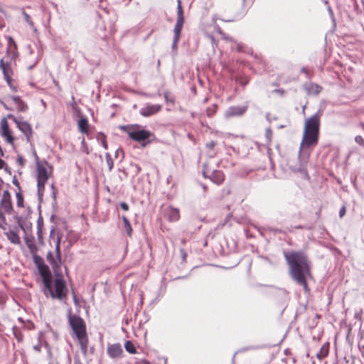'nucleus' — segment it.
<instances>
[{
    "label": "nucleus",
    "instance_id": "1",
    "mask_svg": "<svg viewBox=\"0 0 364 364\" xmlns=\"http://www.w3.org/2000/svg\"><path fill=\"white\" fill-rule=\"evenodd\" d=\"M284 257L289 267L290 277L309 291L307 279L311 277V263L307 255L301 251H284Z\"/></svg>",
    "mask_w": 364,
    "mask_h": 364
},
{
    "label": "nucleus",
    "instance_id": "2",
    "mask_svg": "<svg viewBox=\"0 0 364 364\" xmlns=\"http://www.w3.org/2000/svg\"><path fill=\"white\" fill-rule=\"evenodd\" d=\"M321 114V112L318 111L306 119L300 150L304 147L314 146L318 144Z\"/></svg>",
    "mask_w": 364,
    "mask_h": 364
},
{
    "label": "nucleus",
    "instance_id": "3",
    "mask_svg": "<svg viewBox=\"0 0 364 364\" xmlns=\"http://www.w3.org/2000/svg\"><path fill=\"white\" fill-rule=\"evenodd\" d=\"M42 281L43 284V291L46 296H50L52 299H58L60 301L66 299L68 288L61 274L57 275L54 280V290L52 287V274Z\"/></svg>",
    "mask_w": 364,
    "mask_h": 364
},
{
    "label": "nucleus",
    "instance_id": "4",
    "mask_svg": "<svg viewBox=\"0 0 364 364\" xmlns=\"http://www.w3.org/2000/svg\"><path fill=\"white\" fill-rule=\"evenodd\" d=\"M68 323L78 341L81 351L85 355L87 352L89 343L85 322L78 315H73L70 312L68 315Z\"/></svg>",
    "mask_w": 364,
    "mask_h": 364
},
{
    "label": "nucleus",
    "instance_id": "5",
    "mask_svg": "<svg viewBox=\"0 0 364 364\" xmlns=\"http://www.w3.org/2000/svg\"><path fill=\"white\" fill-rule=\"evenodd\" d=\"M177 3V21L173 28L174 35L171 46L173 50H176L177 48V44L180 39L181 30L184 23L183 11L181 5V1L178 0Z\"/></svg>",
    "mask_w": 364,
    "mask_h": 364
},
{
    "label": "nucleus",
    "instance_id": "6",
    "mask_svg": "<svg viewBox=\"0 0 364 364\" xmlns=\"http://www.w3.org/2000/svg\"><path fill=\"white\" fill-rule=\"evenodd\" d=\"M60 237L58 236L55 242V256L53 255L51 251L47 253L46 259L49 262L53 270H56L60 267L61 264V255H60Z\"/></svg>",
    "mask_w": 364,
    "mask_h": 364
},
{
    "label": "nucleus",
    "instance_id": "7",
    "mask_svg": "<svg viewBox=\"0 0 364 364\" xmlns=\"http://www.w3.org/2000/svg\"><path fill=\"white\" fill-rule=\"evenodd\" d=\"M128 136L133 141L143 142L141 146L144 147L149 143V141H144L149 139L152 134L150 131L146 129H135L134 131H129Z\"/></svg>",
    "mask_w": 364,
    "mask_h": 364
},
{
    "label": "nucleus",
    "instance_id": "8",
    "mask_svg": "<svg viewBox=\"0 0 364 364\" xmlns=\"http://www.w3.org/2000/svg\"><path fill=\"white\" fill-rule=\"evenodd\" d=\"M6 117L2 118L0 121V135L5 139L9 144H14V137L12 135V131L9 127Z\"/></svg>",
    "mask_w": 364,
    "mask_h": 364
},
{
    "label": "nucleus",
    "instance_id": "9",
    "mask_svg": "<svg viewBox=\"0 0 364 364\" xmlns=\"http://www.w3.org/2000/svg\"><path fill=\"white\" fill-rule=\"evenodd\" d=\"M9 119H11L16 124L18 129L21 131L26 137L27 141H30L32 136V128L31 124L27 122H21L17 119L13 114H7Z\"/></svg>",
    "mask_w": 364,
    "mask_h": 364
},
{
    "label": "nucleus",
    "instance_id": "10",
    "mask_svg": "<svg viewBox=\"0 0 364 364\" xmlns=\"http://www.w3.org/2000/svg\"><path fill=\"white\" fill-rule=\"evenodd\" d=\"M33 255V262L38 267V272L43 280L48 276H50L51 272L50 271L49 267L44 264L43 260L41 257L37 255V252L34 254H31Z\"/></svg>",
    "mask_w": 364,
    "mask_h": 364
},
{
    "label": "nucleus",
    "instance_id": "11",
    "mask_svg": "<svg viewBox=\"0 0 364 364\" xmlns=\"http://www.w3.org/2000/svg\"><path fill=\"white\" fill-rule=\"evenodd\" d=\"M1 208L4 210V211L9 214L11 215L14 213V208L11 201V196L8 190H5L3 192L1 196V203H0Z\"/></svg>",
    "mask_w": 364,
    "mask_h": 364
},
{
    "label": "nucleus",
    "instance_id": "12",
    "mask_svg": "<svg viewBox=\"0 0 364 364\" xmlns=\"http://www.w3.org/2000/svg\"><path fill=\"white\" fill-rule=\"evenodd\" d=\"M107 353L112 359H119L123 357L124 350L122 345L119 343L110 344L107 346Z\"/></svg>",
    "mask_w": 364,
    "mask_h": 364
},
{
    "label": "nucleus",
    "instance_id": "13",
    "mask_svg": "<svg viewBox=\"0 0 364 364\" xmlns=\"http://www.w3.org/2000/svg\"><path fill=\"white\" fill-rule=\"evenodd\" d=\"M162 106L161 105L146 104L140 109L139 113L143 117H148L159 112Z\"/></svg>",
    "mask_w": 364,
    "mask_h": 364
},
{
    "label": "nucleus",
    "instance_id": "14",
    "mask_svg": "<svg viewBox=\"0 0 364 364\" xmlns=\"http://www.w3.org/2000/svg\"><path fill=\"white\" fill-rule=\"evenodd\" d=\"M36 159V170H37V181H47L48 179V174L46 168L42 162L40 161L39 158L36 153L34 154Z\"/></svg>",
    "mask_w": 364,
    "mask_h": 364
},
{
    "label": "nucleus",
    "instance_id": "15",
    "mask_svg": "<svg viewBox=\"0 0 364 364\" xmlns=\"http://www.w3.org/2000/svg\"><path fill=\"white\" fill-rule=\"evenodd\" d=\"M247 109V106H232L229 107L225 113V116L226 117H231L234 116H241L242 115Z\"/></svg>",
    "mask_w": 364,
    "mask_h": 364
},
{
    "label": "nucleus",
    "instance_id": "16",
    "mask_svg": "<svg viewBox=\"0 0 364 364\" xmlns=\"http://www.w3.org/2000/svg\"><path fill=\"white\" fill-rule=\"evenodd\" d=\"M164 213L170 222H176L180 219V213L178 208L169 206L164 210Z\"/></svg>",
    "mask_w": 364,
    "mask_h": 364
},
{
    "label": "nucleus",
    "instance_id": "17",
    "mask_svg": "<svg viewBox=\"0 0 364 364\" xmlns=\"http://www.w3.org/2000/svg\"><path fill=\"white\" fill-rule=\"evenodd\" d=\"M18 227L24 232L25 234L31 232L32 223L21 216L15 217Z\"/></svg>",
    "mask_w": 364,
    "mask_h": 364
},
{
    "label": "nucleus",
    "instance_id": "18",
    "mask_svg": "<svg viewBox=\"0 0 364 364\" xmlns=\"http://www.w3.org/2000/svg\"><path fill=\"white\" fill-rule=\"evenodd\" d=\"M24 240L31 254H34L35 252H38V247L36 245L35 237L31 232L25 234Z\"/></svg>",
    "mask_w": 364,
    "mask_h": 364
},
{
    "label": "nucleus",
    "instance_id": "19",
    "mask_svg": "<svg viewBox=\"0 0 364 364\" xmlns=\"http://www.w3.org/2000/svg\"><path fill=\"white\" fill-rule=\"evenodd\" d=\"M0 68L3 73L4 77L13 76L14 72L10 61L5 60V58L0 60Z\"/></svg>",
    "mask_w": 364,
    "mask_h": 364
},
{
    "label": "nucleus",
    "instance_id": "20",
    "mask_svg": "<svg viewBox=\"0 0 364 364\" xmlns=\"http://www.w3.org/2000/svg\"><path fill=\"white\" fill-rule=\"evenodd\" d=\"M12 102L16 105V109L18 112H24L28 109L27 104L19 96H9Z\"/></svg>",
    "mask_w": 364,
    "mask_h": 364
},
{
    "label": "nucleus",
    "instance_id": "21",
    "mask_svg": "<svg viewBox=\"0 0 364 364\" xmlns=\"http://www.w3.org/2000/svg\"><path fill=\"white\" fill-rule=\"evenodd\" d=\"M210 179L214 183H215L217 185H220L224 181L225 176L222 171L213 170L211 172Z\"/></svg>",
    "mask_w": 364,
    "mask_h": 364
},
{
    "label": "nucleus",
    "instance_id": "22",
    "mask_svg": "<svg viewBox=\"0 0 364 364\" xmlns=\"http://www.w3.org/2000/svg\"><path fill=\"white\" fill-rule=\"evenodd\" d=\"M6 238L10 241L11 243L14 245H21V238L17 232L14 230H9L5 232Z\"/></svg>",
    "mask_w": 364,
    "mask_h": 364
},
{
    "label": "nucleus",
    "instance_id": "23",
    "mask_svg": "<svg viewBox=\"0 0 364 364\" xmlns=\"http://www.w3.org/2000/svg\"><path fill=\"white\" fill-rule=\"evenodd\" d=\"M329 350V343H325L321 348H320L319 351L316 353V358L321 360L324 358H326L328 354Z\"/></svg>",
    "mask_w": 364,
    "mask_h": 364
},
{
    "label": "nucleus",
    "instance_id": "24",
    "mask_svg": "<svg viewBox=\"0 0 364 364\" xmlns=\"http://www.w3.org/2000/svg\"><path fill=\"white\" fill-rule=\"evenodd\" d=\"M47 181H37V192H38V201L41 204L43 201V193L45 191V185Z\"/></svg>",
    "mask_w": 364,
    "mask_h": 364
},
{
    "label": "nucleus",
    "instance_id": "25",
    "mask_svg": "<svg viewBox=\"0 0 364 364\" xmlns=\"http://www.w3.org/2000/svg\"><path fill=\"white\" fill-rule=\"evenodd\" d=\"M78 129L80 132L87 134L88 132V121L86 118L82 117L78 120Z\"/></svg>",
    "mask_w": 364,
    "mask_h": 364
},
{
    "label": "nucleus",
    "instance_id": "26",
    "mask_svg": "<svg viewBox=\"0 0 364 364\" xmlns=\"http://www.w3.org/2000/svg\"><path fill=\"white\" fill-rule=\"evenodd\" d=\"M122 218L124 230L126 231L127 235L131 236L132 233V228L128 218L124 215H123Z\"/></svg>",
    "mask_w": 364,
    "mask_h": 364
},
{
    "label": "nucleus",
    "instance_id": "27",
    "mask_svg": "<svg viewBox=\"0 0 364 364\" xmlns=\"http://www.w3.org/2000/svg\"><path fill=\"white\" fill-rule=\"evenodd\" d=\"M124 348L125 350L131 353V354H135L136 353V349L135 348V346L134 345V343L128 340V341H126L125 343H124Z\"/></svg>",
    "mask_w": 364,
    "mask_h": 364
},
{
    "label": "nucleus",
    "instance_id": "28",
    "mask_svg": "<svg viewBox=\"0 0 364 364\" xmlns=\"http://www.w3.org/2000/svg\"><path fill=\"white\" fill-rule=\"evenodd\" d=\"M321 90L322 87L320 85L314 83H311L307 88L309 92L314 93L316 95L318 94L321 91Z\"/></svg>",
    "mask_w": 364,
    "mask_h": 364
},
{
    "label": "nucleus",
    "instance_id": "29",
    "mask_svg": "<svg viewBox=\"0 0 364 364\" xmlns=\"http://www.w3.org/2000/svg\"><path fill=\"white\" fill-rule=\"evenodd\" d=\"M21 14L23 16L25 21L29 25L31 28H33L35 31L36 30L34 26V23L32 21L31 16L24 11L23 9H21Z\"/></svg>",
    "mask_w": 364,
    "mask_h": 364
},
{
    "label": "nucleus",
    "instance_id": "30",
    "mask_svg": "<svg viewBox=\"0 0 364 364\" xmlns=\"http://www.w3.org/2000/svg\"><path fill=\"white\" fill-rule=\"evenodd\" d=\"M97 140L101 143L102 147L105 149H108V144L107 143L106 136L103 133L100 132V133L97 134Z\"/></svg>",
    "mask_w": 364,
    "mask_h": 364
},
{
    "label": "nucleus",
    "instance_id": "31",
    "mask_svg": "<svg viewBox=\"0 0 364 364\" xmlns=\"http://www.w3.org/2000/svg\"><path fill=\"white\" fill-rule=\"evenodd\" d=\"M140 125L137 124H129V125H123L120 126V129L127 132L128 134L129 131H134L135 129H139Z\"/></svg>",
    "mask_w": 364,
    "mask_h": 364
},
{
    "label": "nucleus",
    "instance_id": "32",
    "mask_svg": "<svg viewBox=\"0 0 364 364\" xmlns=\"http://www.w3.org/2000/svg\"><path fill=\"white\" fill-rule=\"evenodd\" d=\"M16 205L19 208H23L24 206L23 205V196L21 193V191L16 192Z\"/></svg>",
    "mask_w": 364,
    "mask_h": 364
},
{
    "label": "nucleus",
    "instance_id": "33",
    "mask_svg": "<svg viewBox=\"0 0 364 364\" xmlns=\"http://www.w3.org/2000/svg\"><path fill=\"white\" fill-rule=\"evenodd\" d=\"M105 159L106 162L107 164V166L109 167V171H111L113 168L114 166V161L112 159V156L109 153L105 154Z\"/></svg>",
    "mask_w": 364,
    "mask_h": 364
},
{
    "label": "nucleus",
    "instance_id": "34",
    "mask_svg": "<svg viewBox=\"0 0 364 364\" xmlns=\"http://www.w3.org/2000/svg\"><path fill=\"white\" fill-rule=\"evenodd\" d=\"M12 330H13V333H14V335L16 337V338L18 341H21L23 340V336H22L21 333L20 332L18 328L16 326H14Z\"/></svg>",
    "mask_w": 364,
    "mask_h": 364
},
{
    "label": "nucleus",
    "instance_id": "35",
    "mask_svg": "<svg viewBox=\"0 0 364 364\" xmlns=\"http://www.w3.org/2000/svg\"><path fill=\"white\" fill-rule=\"evenodd\" d=\"M7 40H8V46H9V48L7 49V53H9V49H12V47H14V49L16 50L17 48V46H16V43L14 41V38L11 36H9L7 38Z\"/></svg>",
    "mask_w": 364,
    "mask_h": 364
},
{
    "label": "nucleus",
    "instance_id": "36",
    "mask_svg": "<svg viewBox=\"0 0 364 364\" xmlns=\"http://www.w3.org/2000/svg\"><path fill=\"white\" fill-rule=\"evenodd\" d=\"M292 170L296 172H299L306 175L307 174L306 168L304 164H301L300 166L298 168H293Z\"/></svg>",
    "mask_w": 364,
    "mask_h": 364
},
{
    "label": "nucleus",
    "instance_id": "37",
    "mask_svg": "<svg viewBox=\"0 0 364 364\" xmlns=\"http://www.w3.org/2000/svg\"><path fill=\"white\" fill-rule=\"evenodd\" d=\"M164 97L166 103H171L172 105L174 104L173 97L171 96L168 92H165L164 93Z\"/></svg>",
    "mask_w": 364,
    "mask_h": 364
},
{
    "label": "nucleus",
    "instance_id": "38",
    "mask_svg": "<svg viewBox=\"0 0 364 364\" xmlns=\"http://www.w3.org/2000/svg\"><path fill=\"white\" fill-rule=\"evenodd\" d=\"M215 31L221 35L222 38L225 39V40H228V41H230L231 38L230 37H228L225 36V34L223 32V31L221 30V28H220V26L218 25H215Z\"/></svg>",
    "mask_w": 364,
    "mask_h": 364
},
{
    "label": "nucleus",
    "instance_id": "39",
    "mask_svg": "<svg viewBox=\"0 0 364 364\" xmlns=\"http://www.w3.org/2000/svg\"><path fill=\"white\" fill-rule=\"evenodd\" d=\"M217 106L213 105L212 107H208L206 109V114L208 117L213 116L216 112Z\"/></svg>",
    "mask_w": 364,
    "mask_h": 364
},
{
    "label": "nucleus",
    "instance_id": "40",
    "mask_svg": "<svg viewBox=\"0 0 364 364\" xmlns=\"http://www.w3.org/2000/svg\"><path fill=\"white\" fill-rule=\"evenodd\" d=\"M355 141L362 147H364V139L361 136H356L355 137Z\"/></svg>",
    "mask_w": 364,
    "mask_h": 364
},
{
    "label": "nucleus",
    "instance_id": "41",
    "mask_svg": "<svg viewBox=\"0 0 364 364\" xmlns=\"http://www.w3.org/2000/svg\"><path fill=\"white\" fill-rule=\"evenodd\" d=\"M265 136L268 142H270L272 137V131L270 128H267L265 131Z\"/></svg>",
    "mask_w": 364,
    "mask_h": 364
},
{
    "label": "nucleus",
    "instance_id": "42",
    "mask_svg": "<svg viewBox=\"0 0 364 364\" xmlns=\"http://www.w3.org/2000/svg\"><path fill=\"white\" fill-rule=\"evenodd\" d=\"M45 347L48 350V356L50 361H53L52 351H51L50 348L49 347L48 344L46 342L45 343Z\"/></svg>",
    "mask_w": 364,
    "mask_h": 364
},
{
    "label": "nucleus",
    "instance_id": "43",
    "mask_svg": "<svg viewBox=\"0 0 364 364\" xmlns=\"http://www.w3.org/2000/svg\"><path fill=\"white\" fill-rule=\"evenodd\" d=\"M210 171L208 170V166L206 164H204L203 165V175L205 178H210V175H208V173L210 172Z\"/></svg>",
    "mask_w": 364,
    "mask_h": 364
},
{
    "label": "nucleus",
    "instance_id": "44",
    "mask_svg": "<svg viewBox=\"0 0 364 364\" xmlns=\"http://www.w3.org/2000/svg\"><path fill=\"white\" fill-rule=\"evenodd\" d=\"M43 224V219L40 216L38 220V237H41V225Z\"/></svg>",
    "mask_w": 364,
    "mask_h": 364
},
{
    "label": "nucleus",
    "instance_id": "45",
    "mask_svg": "<svg viewBox=\"0 0 364 364\" xmlns=\"http://www.w3.org/2000/svg\"><path fill=\"white\" fill-rule=\"evenodd\" d=\"M1 168H4V170L6 172L10 173L9 169L7 167L6 162L4 160H2L1 159H0V169H1Z\"/></svg>",
    "mask_w": 364,
    "mask_h": 364
},
{
    "label": "nucleus",
    "instance_id": "46",
    "mask_svg": "<svg viewBox=\"0 0 364 364\" xmlns=\"http://www.w3.org/2000/svg\"><path fill=\"white\" fill-rule=\"evenodd\" d=\"M216 145V142L211 141L205 144V146L209 150H213Z\"/></svg>",
    "mask_w": 364,
    "mask_h": 364
},
{
    "label": "nucleus",
    "instance_id": "47",
    "mask_svg": "<svg viewBox=\"0 0 364 364\" xmlns=\"http://www.w3.org/2000/svg\"><path fill=\"white\" fill-rule=\"evenodd\" d=\"M119 205H120L121 208H122L123 210H124V211H127V210H129V205H128L127 203H125V202H121Z\"/></svg>",
    "mask_w": 364,
    "mask_h": 364
},
{
    "label": "nucleus",
    "instance_id": "48",
    "mask_svg": "<svg viewBox=\"0 0 364 364\" xmlns=\"http://www.w3.org/2000/svg\"><path fill=\"white\" fill-rule=\"evenodd\" d=\"M16 161L21 166L25 164V159L21 156H18Z\"/></svg>",
    "mask_w": 364,
    "mask_h": 364
},
{
    "label": "nucleus",
    "instance_id": "49",
    "mask_svg": "<svg viewBox=\"0 0 364 364\" xmlns=\"http://www.w3.org/2000/svg\"><path fill=\"white\" fill-rule=\"evenodd\" d=\"M12 183L13 184L16 186L18 189V191H21V186H20V183L18 182V181L16 179V176L14 177L13 180H12Z\"/></svg>",
    "mask_w": 364,
    "mask_h": 364
},
{
    "label": "nucleus",
    "instance_id": "50",
    "mask_svg": "<svg viewBox=\"0 0 364 364\" xmlns=\"http://www.w3.org/2000/svg\"><path fill=\"white\" fill-rule=\"evenodd\" d=\"M4 78L6 81L8 85H11V84H12V76L4 77Z\"/></svg>",
    "mask_w": 364,
    "mask_h": 364
},
{
    "label": "nucleus",
    "instance_id": "51",
    "mask_svg": "<svg viewBox=\"0 0 364 364\" xmlns=\"http://www.w3.org/2000/svg\"><path fill=\"white\" fill-rule=\"evenodd\" d=\"M41 346H42V345L41 343L35 345L33 346V350H36V352H40L41 349Z\"/></svg>",
    "mask_w": 364,
    "mask_h": 364
},
{
    "label": "nucleus",
    "instance_id": "52",
    "mask_svg": "<svg viewBox=\"0 0 364 364\" xmlns=\"http://www.w3.org/2000/svg\"><path fill=\"white\" fill-rule=\"evenodd\" d=\"M301 72L304 73L307 76V77H310L309 72L306 68H302Z\"/></svg>",
    "mask_w": 364,
    "mask_h": 364
},
{
    "label": "nucleus",
    "instance_id": "53",
    "mask_svg": "<svg viewBox=\"0 0 364 364\" xmlns=\"http://www.w3.org/2000/svg\"><path fill=\"white\" fill-rule=\"evenodd\" d=\"M345 213H346V208H345V207H343V208L340 210V211H339V215H340V217H343V216L345 215Z\"/></svg>",
    "mask_w": 364,
    "mask_h": 364
},
{
    "label": "nucleus",
    "instance_id": "54",
    "mask_svg": "<svg viewBox=\"0 0 364 364\" xmlns=\"http://www.w3.org/2000/svg\"><path fill=\"white\" fill-rule=\"evenodd\" d=\"M0 102H1V104L3 105V107L6 109H7V110H12V109L11 107H8V105L5 102H4L3 101H0Z\"/></svg>",
    "mask_w": 364,
    "mask_h": 364
},
{
    "label": "nucleus",
    "instance_id": "55",
    "mask_svg": "<svg viewBox=\"0 0 364 364\" xmlns=\"http://www.w3.org/2000/svg\"><path fill=\"white\" fill-rule=\"evenodd\" d=\"M18 321L22 324L21 327L24 328L25 327V321H23V319L21 317H18Z\"/></svg>",
    "mask_w": 364,
    "mask_h": 364
},
{
    "label": "nucleus",
    "instance_id": "56",
    "mask_svg": "<svg viewBox=\"0 0 364 364\" xmlns=\"http://www.w3.org/2000/svg\"><path fill=\"white\" fill-rule=\"evenodd\" d=\"M9 87H10L11 90H13L14 91H15V92H16V91H17V87H16V86H14V85H13V83H12V84H11V85H9Z\"/></svg>",
    "mask_w": 364,
    "mask_h": 364
},
{
    "label": "nucleus",
    "instance_id": "57",
    "mask_svg": "<svg viewBox=\"0 0 364 364\" xmlns=\"http://www.w3.org/2000/svg\"><path fill=\"white\" fill-rule=\"evenodd\" d=\"M328 11L331 16L333 15V10L330 6L328 7Z\"/></svg>",
    "mask_w": 364,
    "mask_h": 364
},
{
    "label": "nucleus",
    "instance_id": "58",
    "mask_svg": "<svg viewBox=\"0 0 364 364\" xmlns=\"http://www.w3.org/2000/svg\"><path fill=\"white\" fill-rule=\"evenodd\" d=\"M209 36L210 39L211 40V41H212L213 43H214V42H215V38H214V37H213V36H211V35H210V36Z\"/></svg>",
    "mask_w": 364,
    "mask_h": 364
},
{
    "label": "nucleus",
    "instance_id": "59",
    "mask_svg": "<svg viewBox=\"0 0 364 364\" xmlns=\"http://www.w3.org/2000/svg\"><path fill=\"white\" fill-rule=\"evenodd\" d=\"M0 155L4 156V151H3V149L1 146H0Z\"/></svg>",
    "mask_w": 364,
    "mask_h": 364
},
{
    "label": "nucleus",
    "instance_id": "60",
    "mask_svg": "<svg viewBox=\"0 0 364 364\" xmlns=\"http://www.w3.org/2000/svg\"><path fill=\"white\" fill-rule=\"evenodd\" d=\"M234 20H235V18H233V19H229V20H223V19H222V21H227V22L233 21Z\"/></svg>",
    "mask_w": 364,
    "mask_h": 364
},
{
    "label": "nucleus",
    "instance_id": "61",
    "mask_svg": "<svg viewBox=\"0 0 364 364\" xmlns=\"http://www.w3.org/2000/svg\"><path fill=\"white\" fill-rule=\"evenodd\" d=\"M73 299H74L75 302H77V299H76V296L75 295V294H73Z\"/></svg>",
    "mask_w": 364,
    "mask_h": 364
},
{
    "label": "nucleus",
    "instance_id": "62",
    "mask_svg": "<svg viewBox=\"0 0 364 364\" xmlns=\"http://www.w3.org/2000/svg\"><path fill=\"white\" fill-rule=\"evenodd\" d=\"M247 82H241V85H242V86H245V85H247Z\"/></svg>",
    "mask_w": 364,
    "mask_h": 364
},
{
    "label": "nucleus",
    "instance_id": "63",
    "mask_svg": "<svg viewBox=\"0 0 364 364\" xmlns=\"http://www.w3.org/2000/svg\"><path fill=\"white\" fill-rule=\"evenodd\" d=\"M82 144H85V139H82Z\"/></svg>",
    "mask_w": 364,
    "mask_h": 364
},
{
    "label": "nucleus",
    "instance_id": "64",
    "mask_svg": "<svg viewBox=\"0 0 364 364\" xmlns=\"http://www.w3.org/2000/svg\"><path fill=\"white\" fill-rule=\"evenodd\" d=\"M49 364H54V361H50Z\"/></svg>",
    "mask_w": 364,
    "mask_h": 364
}]
</instances>
